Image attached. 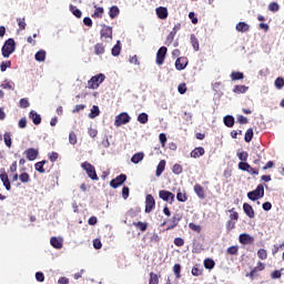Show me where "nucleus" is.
Wrapping results in <instances>:
<instances>
[{
	"label": "nucleus",
	"mask_w": 284,
	"mask_h": 284,
	"mask_svg": "<svg viewBox=\"0 0 284 284\" xmlns=\"http://www.w3.org/2000/svg\"><path fill=\"white\" fill-rule=\"evenodd\" d=\"M16 50H17V42L13 40V38H9L4 41L1 48V54L3 59H10V55L14 54Z\"/></svg>",
	"instance_id": "1"
},
{
	"label": "nucleus",
	"mask_w": 284,
	"mask_h": 284,
	"mask_svg": "<svg viewBox=\"0 0 284 284\" xmlns=\"http://www.w3.org/2000/svg\"><path fill=\"white\" fill-rule=\"evenodd\" d=\"M103 81H105V74L98 73L95 75H92L91 79L88 81L89 90H99Z\"/></svg>",
	"instance_id": "2"
},
{
	"label": "nucleus",
	"mask_w": 284,
	"mask_h": 284,
	"mask_svg": "<svg viewBox=\"0 0 284 284\" xmlns=\"http://www.w3.org/2000/svg\"><path fill=\"white\" fill-rule=\"evenodd\" d=\"M263 196H265V184H258L255 190L247 193L250 201H258V199H263Z\"/></svg>",
	"instance_id": "3"
},
{
	"label": "nucleus",
	"mask_w": 284,
	"mask_h": 284,
	"mask_svg": "<svg viewBox=\"0 0 284 284\" xmlns=\"http://www.w3.org/2000/svg\"><path fill=\"white\" fill-rule=\"evenodd\" d=\"M81 168L84 170V172H87L91 181H99V175L97 174V169L94 165H92L90 162H83L81 163Z\"/></svg>",
	"instance_id": "4"
},
{
	"label": "nucleus",
	"mask_w": 284,
	"mask_h": 284,
	"mask_svg": "<svg viewBox=\"0 0 284 284\" xmlns=\"http://www.w3.org/2000/svg\"><path fill=\"white\" fill-rule=\"evenodd\" d=\"M131 119L132 118H130V114H128V112H122L115 116L114 125L115 128H121V125H128Z\"/></svg>",
	"instance_id": "5"
},
{
	"label": "nucleus",
	"mask_w": 284,
	"mask_h": 284,
	"mask_svg": "<svg viewBox=\"0 0 284 284\" xmlns=\"http://www.w3.org/2000/svg\"><path fill=\"white\" fill-rule=\"evenodd\" d=\"M0 181L3 187L7 190V192H10L12 190V183L10 182V178L6 172V169H0Z\"/></svg>",
	"instance_id": "6"
},
{
	"label": "nucleus",
	"mask_w": 284,
	"mask_h": 284,
	"mask_svg": "<svg viewBox=\"0 0 284 284\" xmlns=\"http://www.w3.org/2000/svg\"><path fill=\"white\" fill-rule=\"evenodd\" d=\"M165 57H168V47L163 45L156 52V65H163V63H165Z\"/></svg>",
	"instance_id": "7"
},
{
	"label": "nucleus",
	"mask_w": 284,
	"mask_h": 284,
	"mask_svg": "<svg viewBox=\"0 0 284 284\" xmlns=\"http://www.w3.org/2000/svg\"><path fill=\"white\" fill-rule=\"evenodd\" d=\"M159 196L162 201H164L165 203H170V204H172L174 202V199H176V195H174V193H172L168 190H160Z\"/></svg>",
	"instance_id": "8"
},
{
	"label": "nucleus",
	"mask_w": 284,
	"mask_h": 284,
	"mask_svg": "<svg viewBox=\"0 0 284 284\" xmlns=\"http://www.w3.org/2000/svg\"><path fill=\"white\" fill-rule=\"evenodd\" d=\"M125 181H128V175L121 173L120 175L110 181V185L111 187H113V190H116V187H121V185H123Z\"/></svg>",
	"instance_id": "9"
},
{
	"label": "nucleus",
	"mask_w": 284,
	"mask_h": 284,
	"mask_svg": "<svg viewBox=\"0 0 284 284\" xmlns=\"http://www.w3.org/2000/svg\"><path fill=\"white\" fill-rule=\"evenodd\" d=\"M154 207H156V201L154 200V196L152 194H146L144 209L145 214H150Z\"/></svg>",
	"instance_id": "10"
},
{
	"label": "nucleus",
	"mask_w": 284,
	"mask_h": 284,
	"mask_svg": "<svg viewBox=\"0 0 284 284\" xmlns=\"http://www.w3.org/2000/svg\"><path fill=\"white\" fill-rule=\"evenodd\" d=\"M23 154L26 155L27 161H37L39 156V149L29 148L23 152Z\"/></svg>",
	"instance_id": "11"
},
{
	"label": "nucleus",
	"mask_w": 284,
	"mask_h": 284,
	"mask_svg": "<svg viewBox=\"0 0 284 284\" xmlns=\"http://www.w3.org/2000/svg\"><path fill=\"white\" fill-rule=\"evenodd\" d=\"M190 61L186 57H180L175 60V70H179V72L185 70L187 68Z\"/></svg>",
	"instance_id": "12"
},
{
	"label": "nucleus",
	"mask_w": 284,
	"mask_h": 284,
	"mask_svg": "<svg viewBox=\"0 0 284 284\" xmlns=\"http://www.w3.org/2000/svg\"><path fill=\"white\" fill-rule=\"evenodd\" d=\"M239 241L241 245H252L254 243V236L247 234V233H241L239 235Z\"/></svg>",
	"instance_id": "13"
},
{
	"label": "nucleus",
	"mask_w": 284,
	"mask_h": 284,
	"mask_svg": "<svg viewBox=\"0 0 284 284\" xmlns=\"http://www.w3.org/2000/svg\"><path fill=\"white\" fill-rule=\"evenodd\" d=\"M179 30H181V23H176L173 27L172 31L166 37V41H165L166 45H170V43H172V41H174V38L176 37V32H179Z\"/></svg>",
	"instance_id": "14"
},
{
	"label": "nucleus",
	"mask_w": 284,
	"mask_h": 284,
	"mask_svg": "<svg viewBox=\"0 0 284 284\" xmlns=\"http://www.w3.org/2000/svg\"><path fill=\"white\" fill-rule=\"evenodd\" d=\"M100 37L102 39H112V27L103 24V28L100 31Z\"/></svg>",
	"instance_id": "15"
},
{
	"label": "nucleus",
	"mask_w": 284,
	"mask_h": 284,
	"mask_svg": "<svg viewBox=\"0 0 284 284\" xmlns=\"http://www.w3.org/2000/svg\"><path fill=\"white\" fill-rule=\"evenodd\" d=\"M29 119L32 121L33 125H41V114L37 111L31 110L29 112Z\"/></svg>",
	"instance_id": "16"
},
{
	"label": "nucleus",
	"mask_w": 284,
	"mask_h": 284,
	"mask_svg": "<svg viewBox=\"0 0 284 284\" xmlns=\"http://www.w3.org/2000/svg\"><path fill=\"white\" fill-rule=\"evenodd\" d=\"M181 214L176 213L172 216L171 220H169V223H171L166 230H174V227H176L179 225V223L181 222Z\"/></svg>",
	"instance_id": "17"
},
{
	"label": "nucleus",
	"mask_w": 284,
	"mask_h": 284,
	"mask_svg": "<svg viewBox=\"0 0 284 284\" xmlns=\"http://www.w3.org/2000/svg\"><path fill=\"white\" fill-rule=\"evenodd\" d=\"M50 245H52L54 250H61L63 247V239L52 236L50 239Z\"/></svg>",
	"instance_id": "18"
},
{
	"label": "nucleus",
	"mask_w": 284,
	"mask_h": 284,
	"mask_svg": "<svg viewBox=\"0 0 284 284\" xmlns=\"http://www.w3.org/2000/svg\"><path fill=\"white\" fill-rule=\"evenodd\" d=\"M243 212L246 214V216H248V219H254L255 216L254 207H252V205L247 202L243 204Z\"/></svg>",
	"instance_id": "19"
},
{
	"label": "nucleus",
	"mask_w": 284,
	"mask_h": 284,
	"mask_svg": "<svg viewBox=\"0 0 284 284\" xmlns=\"http://www.w3.org/2000/svg\"><path fill=\"white\" fill-rule=\"evenodd\" d=\"M205 154V149L203 146H197L191 151V159H201Z\"/></svg>",
	"instance_id": "20"
},
{
	"label": "nucleus",
	"mask_w": 284,
	"mask_h": 284,
	"mask_svg": "<svg viewBox=\"0 0 284 284\" xmlns=\"http://www.w3.org/2000/svg\"><path fill=\"white\" fill-rule=\"evenodd\" d=\"M155 12H156L158 19H162V20L168 19V14H169L168 8H165V7H158L155 9Z\"/></svg>",
	"instance_id": "21"
},
{
	"label": "nucleus",
	"mask_w": 284,
	"mask_h": 284,
	"mask_svg": "<svg viewBox=\"0 0 284 284\" xmlns=\"http://www.w3.org/2000/svg\"><path fill=\"white\" fill-rule=\"evenodd\" d=\"M143 159H145V153L138 152L132 155L131 163H134V165H139V163H141V161H143Z\"/></svg>",
	"instance_id": "22"
},
{
	"label": "nucleus",
	"mask_w": 284,
	"mask_h": 284,
	"mask_svg": "<svg viewBox=\"0 0 284 284\" xmlns=\"http://www.w3.org/2000/svg\"><path fill=\"white\" fill-rule=\"evenodd\" d=\"M248 90H250V87H247L245 84H236L233 88L234 94H245V92H247Z\"/></svg>",
	"instance_id": "23"
},
{
	"label": "nucleus",
	"mask_w": 284,
	"mask_h": 284,
	"mask_svg": "<svg viewBox=\"0 0 284 284\" xmlns=\"http://www.w3.org/2000/svg\"><path fill=\"white\" fill-rule=\"evenodd\" d=\"M223 123L226 128H234V123H236V120L234 119V115H225L223 118Z\"/></svg>",
	"instance_id": "24"
},
{
	"label": "nucleus",
	"mask_w": 284,
	"mask_h": 284,
	"mask_svg": "<svg viewBox=\"0 0 284 284\" xmlns=\"http://www.w3.org/2000/svg\"><path fill=\"white\" fill-rule=\"evenodd\" d=\"M47 52L43 49H40L36 54H34V59L36 61H38V63H43V61H45V57H47Z\"/></svg>",
	"instance_id": "25"
},
{
	"label": "nucleus",
	"mask_w": 284,
	"mask_h": 284,
	"mask_svg": "<svg viewBox=\"0 0 284 284\" xmlns=\"http://www.w3.org/2000/svg\"><path fill=\"white\" fill-rule=\"evenodd\" d=\"M69 10L73 14V17H75V19H81V17H83V12L81 11V9L77 8L73 4L69 6Z\"/></svg>",
	"instance_id": "26"
},
{
	"label": "nucleus",
	"mask_w": 284,
	"mask_h": 284,
	"mask_svg": "<svg viewBox=\"0 0 284 284\" xmlns=\"http://www.w3.org/2000/svg\"><path fill=\"white\" fill-rule=\"evenodd\" d=\"M121 14V9H119L116 6H112L109 9V17L110 19H116Z\"/></svg>",
	"instance_id": "27"
},
{
	"label": "nucleus",
	"mask_w": 284,
	"mask_h": 284,
	"mask_svg": "<svg viewBox=\"0 0 284 284\" xmlns=\"http://www.w3.org/2000/svg\"><path fill=\"white\" fill-rule=\"evenodd\" d=\"M194 192L199 199H205V190L201 184H195L194 185Z\"/></svg>",
	"instance_id": "28"
},
{
	"label": "nucleus",
	"mask_w": 284,
	"mask_h": 284,
	"mask_svg": "<svg viewBox=\"0 0 284 284\" xmlns=\"http://www.w3.org/2000/svg\"><path fill=\"white\" fill-rule=\"evenodd\" d=\"M112 57H119L121 54V40H118L116 43L111 49Z\"/></svg>",
	"instance_id": "29"
},
{
	"label": "nucleus",
	"mask_w": 284,
	"mask_h": 284,
	"mask_svg": "<svg viewBox=\"0 0 284 284\" xmlns=\"http://www.w3.org/2000/svg\"><path fill=\"white\" fill-rule=\"evenodd\" d=\"M94 54H97V57H101V54H105V45H103V43L94 44Z\"/></svg>",
	"instance_id": "30"
},
{
	"label": "nucleus",
	"mask_w": 284,
	"mask_h": 284,
	"mask_svg": "<svg viewBox=\"0 0 284 284\" xmlns=\"http://www.w3.org/2000/svg\"><path fill=\"white\" fill-rule=\"evenodd\" d=\"M165 172V160H161L155 170V176H161Z\"/></svg>",
	"instance_id": "31"
},
{
	"label": "nucleus",
	"mask_w": 284,
	"mask_h": 284,
	"mask_svg": "<svg viewBox=\"0 0 284 284\" xmlns=\"http://www.w3.org/2000/svg\"><path fill=\"white\" fill-rule=\"evenodd\" d=\"M235 30H237V32H248L250 24H247V22H239L235 27Z\"/></svg>",
	"instance_id": "32"
},
{
	"label": "nucleus",
	"mask_w": 284,
	"mask_h": 284,
	"mask_svg": "<svg viewBox=\"0 0 284 284\" xmlns=\"http://www.w3.org/2000/svg\"><path fill=\"white\" fill-rule=\"evenodd\" d=\"M232 81H243L245 79V74L241 71H233L231 73Z\"/></svg>",
	"instance_id": "33"
},
{
	"label": "nucleus",
	"mask_w": 284,
	"mask_h": 284,
	"mask_svg": "<svg viewBox=\"0 0 284 284\" xmlns=\"http://www.w3.org/2000/svg\"><path fill=\"white\" fill-rule=\"evenodd\" d=\"M45 163H48L47 160H42L40 162H37L34 164L36 171L39 172L40 174H45V169L43 168V165H45Z\"/></svg>",
	"instance_id": "34"
},
{
	"label": "nucleus",
	"mask_w": 284,
	"mask_h": 284,
	"mask_svg": "<svg viewBox=\"0 0 284 284\" xmlns=\"http://www.w3.org/2000/svg\"><path fill=\"white\" fill-rule=\"evenodd\" d=\"M93 8L95 9L92 14L93 18L99 19L103 17V13L105 12V9H103V7H98L97 4H94Z\"/></svg>",
	"instance_id": "35"
},
{
	"label": "nucleus",
	"mask_w": 284,
	"mask_h": 284,
	"mask_svg": "<svg viewBox=\"0 0 284 284\" xmlns=\"http://www.w3.org/2000/svg\"><path fill=\"white\" fill-rule=\"evenodd\" d=\"M253 139H254V129L250 128L245 132L244 141L245 143H252Z\"/></svg>",
	"instance_id": "36"
},
{
	"label": "nucleus",
	"mask_w": 284,
	"mask_h": 284,
	"mask_svg": "<svg viewBox=\"0 0 284 284\" xmlns=\"http://www.w3.org/2000/svg\"><path fill=\"white\" fill-rule=\"evenodd\" d=\"M99 114H101V110L99 109V105H93L89 113V119H97Z\"/></svg>",
	"instance_id": "37"
},
{
	"label": "nucleus",
	"mask_w": 284,
	"mask_h": 284,
	"mask_svg": "<svg viewBox=\"0 0 284 284\" xmlns=\"http://www.w3.org/2000/svg\"><path fill=\"white\" fill-rule=\"evenodd\" d=\"M150 121V115L148 113L142 112L138 115V122L141 123L142 125H145Z\"/></svg>",
	"instance_id": "38"
},
{
	"label": "nucleus",
	"mask_w": 284,
	"mask_h": 284,
	"mask_svg": "<svg viewBox=\"0 0 284 284\" xmlns=\"http://www.w3.org/2000/svg\"><path fill=\"white\" fill-rule=\"evenodd\" d=\"M215 265H216V262H214V260H212L210 257L204 260V267H205V270H210V271L214 270Z\"/></svg>",
	"instance_id": "39"
},
{
	"label": "nucleus",
	"mask_w": 284,
	"mask_h": 284,
	"mask_svg": "<svg viewBox=\"0 0 284 284\" xmlns=\"http://www.w3.org/2000/svg\"><path fill=\"white\" fill-rule=\"evenodd\" d=\"M134 227H138V230H140V232H145L148 230V222H133Z\"/></svg>",
	"instance_id": "40"
},
{
	"label": "nucleus",
	"mask_w": 284,
	"mask_h": 284,
	"mask_svg": "<svg viewBox=\"0 0 284 284\" xmlns=\"http://www.w3.org/2000/svg\"><path fill=\"white\" fill-rule=\"evenodd\" d=\"M191 45L195 52H199L200 50L199 39L194 34H191Z\"/></svg>",
	"instance_id": "41"
},
{
	"label": "nucleus",
	"mask_w": 284,
	"mask_h": 284,
	"mask_svg": "<svg viewBox=\"0 0 284 284\" xmlns=\"http://www.w3.org/2000/svg\"><path fill=\"white\" fill-rule=\"evenodd\" d=\"M274 85L276 90H283L284 88V78L283 77H277L274 81Z\"/></svg>",
	"instance_id": "42"
},
{
	"label": "nucleus",
	"mask_w": 284,
	"mask_h": 284,
	"mask_svg": "<svg viewBox=\"0 0 284 284\" xmlns=\"http://www.w3.org/2000/svg\"><path fill=\"white\" fill-rule=\"evenodd\" d=\"M3 141L7 148H12V135L10 134V132L4 133Z\"/></svg>",
	"instance_id": "43"
},
{
	"label": "nucleus",
	"mask_w": 284,
	"mask_h": 284,
	"mask_svg": "<svg viewBox=\"0 0 284 284\" xmlns=\"http://www.w3.org/2000/svg\"><path fill=\"white\" fill-rule=\"evenodd\" d=\"M176 201H179V203H185V201H187V194L181 192V190H178Z\"/></svg>",
	"instance_id": "44"
},
{
	"label": "nucleus",
	"mask_w": 284,
	"mask_h": 284,
	"mask_svg": "<svg viewBox=\"0 0 284 284\" xmlns=\"http://www.w3.org/2000/svg\"><path fill=\"white\" fill-rule=\"evenodd\" d=\"M237 168L242 172H250L251 165H250V163H247V161H245V162H239Z\"/></svg>",
	"instance_id": "45"
},
{
	"label": "nucleus",
	"mask_w": 284,
	"mask_h": 284,
	"mask_svg": "<svg viewBox=\"0 0 284 284\" xmlns=\"http://www.w3.org/2000/svg\"><path fill=\"white\" fill-rule=\"evenodd\" d=\"M0 88H2V90H14V82L6 80Z\"/></svg>",
	"instance_id": "46"
},
{
	"label": "nucleus",
	"mask_w": 284,
	"mask_h": 284,
	"mask_svg": "<svg viewBox=\"0 0 284 284\" xmlns=\"http://www.w3.org/2000/svg\"><path fill=\"white\" fill-rule=\"evenodd\" d=\"M236 156L241 162H245L247 161L250 154L246 151H241V152H237Z\"/></svg>",
	"instance_id": "47"
},
{
	"label": "nucleus",
	"mask_w": 284,
	"mask_h": 284,
	"mask_svg": "<svg viewBox=\"0 0 284 284\" xmlns=\"http://www.w3.org/2000/svg\"><path fill=\"white\" fill-rule=\"evenodd\" d=\"M11 65H12V62L10 60L2 61L0 63V71L6 72V70H8V68H11Z\"/></svg>",
	"instance_id": "48"
},
{
	"label": "nucleus",
	"mask_w": 284,
	"mask_h": 284,
	"mask_svg": "<svg viewBox=\"0 0 284 284\" xmlns=\"http://www.w3.org/2000/svg\"><path fill=\"white\" fill-rule=\"evenodd\" d=\"M19 180L21 183H30V174L28 172H23L19 175Z\"/></svg>",
	"instance_id": "49"
},
{
	"label": "nucleus",
	"mask_w": 284,
	"mask_h": 284,
	"mask_svg": "<svg viewBox=\"0 0 284 284\" xmlns=\"http://www.w3.org/2000/svg\"><path fill=\"white\" fill-rule=\"evenodd\" d=\"M191 274L192 276H201V274H203V270L196 264L193 266Z\"/></svg>",
	"instance_id": "50"
},
{
	"label": "nucleus",
	"mask_w": 284,
	"mask_h": 284,
	"mask_svg": "<svg viewBox=\"0 0 284 284\" xmlns=\"http://www.w3.org/2000/svg\"><path fill=\"white\" fill-rule=\"evenodd\" d=\"M172 172L173 174H183V166L179 163L174 164L173 168H172Z\"/></svg>",
	"instance_id": "51"
},
{
	"label": "nucleus",
	"mask_w": 284,
	"mask_h": 284,
	"mask_svg": "<svg viewBox=\"0 0 284 284\" xmlns=\"http://www.w3.org/2000/svg\"><path fill=\"white\" fill-rule=\"evenodd\" d=\"M226 254H230V256H236V254H239V246H230L226 250Z\"/></svg>",
	"instance_id": "52"
},
{
	"label": "nucleus",
	"mask_w": 284,
	"mask_h": 284,
	"mask_svg": "<svg viewBox=\"0 0 284 284\" xmlns=\"http://www.w3.org/2000/svg\"><path fill=\"white\" fill-rule=\"evenodd\" d=\"M48 158H49V161H51V163H57V161L59 160V153L52 151L48 153Z\"/></svg>",
	"instance_id": "53"
},
{
	"label": "nucleus",
	"mask_w": 284,
	"mask_h": 284,
	"mask_svg": "<svg viewBox=\"0 0 284 284\" xmlns=\"http://www.w3.org/2000/svg\"><path fill=\"white\" fill-rule=\"evenodd\" d=\"M257 256L261 261H265V258H267V251L265 248H260L257 251Z\"/></svg>",
	"instance_id": "54"
},
{
	"label": "nucleus",
	"mask_w": 284,
	"mask_h": 284,
	"mask_svg": "<svg viewBox=\"0 0 284 284\" xmlns=\"http://www.w3.org/2000/svg\"><path fill=\"white\" fill-rule=\"evenodd\" d=\"M280 8L278 2H271L268 4L270 12H278Z\"/></svg>",
	"instance_id": "55"
},
{
	"label": "nucleus",
	"mask_w": 284,
	"mask_h": 284,
	"mask_svg": "<svg viewBox=\"0 0 284 284\" xmlns=\"http://www.w3.org/2000/svg\"><path fill=\"white\" fill-rule=\"evenodd\" d=\"M129 197H130V187L123 186L122 187V199H124V201H128Z\"/></svg>",
	"instance_id": "56"
},
{
	"label": "nucleus",
	"mask_w": 284,
	"mask_h": 284,
	"mask_svg": "<svg viewBox=\"0 0 284 284\" xmlns=\"http://www.w3.org/2000/svg\"><path fill=\"white\" fill-rule=\"evenodd\" d=\"M19 105L20 108L26 110V108H30V101H28V99L26 98H22L20 99Z\"/></svg>",
	"instance_id": "57"
},
{
	"label": "nucleus",
	"mask_w": 284,
	"mask_h": 284,
	"mask_svg": "<svg viewBox=\"0 0 284 284\" xmlns=\"http://www.w3.org/2000/svg\"><path fill=\"white\" fill-rule=\"evenodd\" d=\"M69 143L71 145H77V133L74 132L69 133Z\"/></svg>",
	"instance_id": "58"
},
{
	"label": "nucleus",
	"mask_w": 284,
	"mask_h": 284,
	"mask_svg": "<svg viewBox=\"0 0 284 284\" xmlns=\"http://www.w3.org/2000/svg\"><path fill=\"white\" fill-rule=\"evenodd\" d=\"M149 284H159V276L154 273H150Z\"/></svg>",
	"instance_id": "59"
},
{
	"label": "nucleus",
	"mask_w": 284,
	"mask_h": 284,
	"mask_svg": "<svg viewBox=\"0 0 284 284\" xmlns=\"http://www.w3.org/2000/svg\"><path fill=\"white\" fill-rule=\"evenodd\" d=\"M178 92L180 94H185V92H187V85L185 83H180L178 85Z\"/></svg>",
	"instance_id": "60"
},
{
	"label": "nucleus",
	"mask_w": 284,
	"mask_h": 284,
	"mask_svg": "<svg viewBox=\"0 0 284 284\" xmlns=\"http://www.w3.org/2000/svg\"><path fill=\"white\" fill-rule=\"evenodd\" d=\"M229 212L231 213L230 214L231 221H233V222L239 221V212H235L234 209L229 210Z\"/></svg>",
	"instance_id": "61"
},
{
	"label": "nucleus",
	"mask_w": 284,
	"mask_h": 284,
	"mask_svg": "<svg viewBox=\"0 0 284 284\" xmlns=\"http://www.w3.org/2000/svg\"><path fill=\"white\" fill-rule=\"evenodd\" d=\"M173 273L179 278L181 276V264H174L173 266Z\"/></svg>",
	"instance_id": "62"
},
{
	"label": "nucleus",
	"mask_w": 284,
	"mask_h": 284,
	"mask_svg": "<svg viewBox=\"0 0 284 284\" xmlns=\"http://www.w3.org/2000/svg\"><path fill=\"white\" fill-rule=\"evenodd\" d=\"M281 272H283V270H275V271H273L272 273H271V278H273V280H276V278H281V276H282V273Z\"/></svg>",
	"instance_id": "63"
},
{
	"label": "nucleus",
	"mask_w": 284,
	"mask_h": 284,
	"mask_svg": "<svg viewBox=\"0 0 284 284\" xmlns=\"http://www.w3.org/2000/svg\"><path fill=\"white\" fill-rule=\"evenodd\" d=\"M93 247H94V250H101V247H103L101 240H99V239L93 240Z\"/></svg>",
	"instance_id": "64"
}]
</instances>
